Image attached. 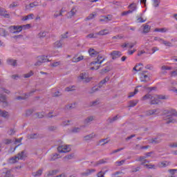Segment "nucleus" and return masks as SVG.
<instances>
[{
  "mask_svg": "<svg viewBox=\"0 0 177 177\" xmlns=\"http://www.w3.org/2000/svg\"><path fill=\"white\" fill-rule=\"evenodd\" d=\"M110 55L111 56L113 60H115V59L121 57L122 54L121 53V51L113 50L111 53Z\"/></svg>",
  "mask_w": 177,
  "mask_h": 177,
  "instance_id": "nucleus-9",
  "label": "nucleus"
},
{
  "mask_svg": "<svg viewBox=\"0 0 177 177\" xmlns=\"http://www.w3.org/2000/svg\"><path fill=\"white\" fill-rule=\"evenodd\" d=\"M57 158H60V155L55 153L51 156L50 161H55V160H57Z\"/></svg>",
  "mask_w": 177,
  "mask_h": 177,
  "instance_id": "nucleus-43",
  "label": "nucleus"
},
{
  "mask_svg": "<svg viewBox=\"0 0 177 177\" xmlns=\"http://www.w3.org/2000/svg\"><path fill=\"white\" fill-rule=\"evenodd\" d=\"M139 92V90L138 88H135L134 92H131L128 96L129 98L133 97L134 95H136Z\"/></svg>",
  "mask_w": 177,
  "mask_h": 177,
  "instance_id": "nucleus-44",
  "label": "nucleus"
},
{
  "mask_svg": "<svg viewBox=\"0 0 177 177\" xmlns=\"http://www.w3.org/2000/svg\"><path fill=\"white\" fill-rule=\"evenodd\" d=\"M148 99H150L151 100V99H153V97L151 94H147L145 95H144L142 98V100H148Z\"/></svg>",
  "mask_w": 177,
  "mask_h": 177,
  "instance_id": "nucleus-36",
  "label": "nucleus"
},
{
  "mask_svg": "<svg viewBox=\"0 0 177 177\" xmlns=\"http://www.w3.org/2000/svg\"><path fill=\"white\" fill-rule=\"evenodd\" d=\"M42 172H44V169H39L36 172L32 173V176L37 177V176H41L42 175Z\"/></svg>",
  "mask_w": 177,
  "mask_h": 177,
  "instance_id": "nucleus-24",
  "label": "nucleus"
},
{
  "mask_svg": "<svg viewBox=\"0 0 177 177\" xmlns=\"http://www.w3.org/2000/svg\"><path fill=\"white\" fill-rule=\"evenodd\" d=\"M161 140H162L160 138H152L151 140V143H154V145H157L158 143H160Z\"/></svg>",
  "mask_w": 177,
  "mask_h": 177,
  "instance_id": "nucleus-33",
  "label": "nucleus"
},
{
  "mask_svg": "<svg viewBox=\"0 0 177 177\" xmlns=\"http://www.w3.org/2000/svg\"><path fill=\"white\" fill-rule=\"evenodd\" d=\"M31 27L30 24H26L24 26H11L9 27L10 32L12 34H19L23 30H27V28H30Z\"/></svg>",
  "mask_w": 177,
  "mask_h": 177,
  "instance_id": "nucleus-1",
  "label": "nucleus"
},
{
  "mask_svg": "<svg viewBox=\"0 0 177 177\" xmlns=\"http://www.w3.org/2000/svg\"><path fill=\"white\" fill-rule=\"evenodd\" d=\"M117 120H118V115H115L113 118H109L108 119V122H109V124H113V122H115Z\"/></svg>",
  "mask_w": 177,
  "mask_h": 177,
  "instance_id": "nucleus-35",
  "label": "nucleus"
},
{
  "mask_svg": "<svg viewBox=\"0 0 177 177\" xmlns=\"http://www.w3.org/2000/svg\"><path fill=\"white\" fill-rule=\"evenodd\" d=\"M109 81H110V77L106 76L104 80H101L98 84H97V87L100 89L102 88H103L104 85H106V84H107V82H109Z\"/></svg>",
  "mask_w": 177,
  "mask_h": 177,
  "instance_id": "nucleus-10",
  "label": "nucleus"
},
{
  "mask_svg": "<svg viewBox=\"0 0 177 177\" xmlns=\"http://www.w3.org/2000/svg\"><path fill=\"white\" fill-rule=\"evenodd\" d=\"M102 142H103V143L101 145V146H104V145H107V143H109V140H107V138L100 140V143H102Z\"/></svg>",
  "mask_w": 177,
  "mask_h": 177,
  "instance_id": "nucleus-53",
  "label": "nucleus"
},
{
  "mask_svg": "<svg viewBox=\"0 0 177 177\" xmlns=\"http://www.w3.org/2000/svg\"><path fill=\"white\" fill-rule=\"evenodd\" d=\"M96 170L95 169H87L85 171L81 173L82 176H89L91 174L95 172Z\"/></svg>",
  "mask_w": 177,
  "mask_h": 177,
  "instance_id": "nucleus-17",
  "label": "nucleus"
},
{
  "mask_svg": "<svg viewBox=\"0 0 177 177\" xmlns=\"http://www.w3.org/2000/svg\"><path fill=\"white\" fill-rule=\"evenodd\" d=\"M171 163L167 161L161 162L158 164V167H159V168H165V167H168V165H169Z\"/></svg>",
  "mask_w": 177,
  "mask_h": 177,
  "instance_id": "nucleus-22",
  "label": "nucleus"
},
{
  "mask_svg": "<svg viewBox=\"0 0 177 177\" xmlns=\"http://www.w3.org/2000/svg\"><path fill=\"white\" fill-rule=\"evenodd\" d=\"M145 159H146V156H140L137 159H136V161H139V162H143Z\"/></svg>",
  "mask_w": 177,
  "mask_h": 177,
  "instance_id": "nucleus-52",
  "label": "nucleus"
},
{
  "mask_svg": "<svg viewBox=\"0 0 177 177\" xmlns=\"http://www.w3.org/2000/svg\"><path fill=\"white\" fill-rule=\"evenodd\" d=\"M81 60H84V56L81 55L78 57H73L72 59L73 63H78V62H81Z\"/></svg>",
  "mask_w": 177,
  "mask_h": 177,
  "instance_id": "nucleus-25",
  "label": "nucleus"
},
{
  "mask_svg": "<svg viewBox=\"0 0 177 177\" xmlns=\"http://www.w3.org/2000/svg\"><path fill=\"white\" fill-rule=\"evenodd\" d=\"M96 136V134H95V133H92L91 134H88L86 136L84 137V140L88 141V140H91V139H93V138H95Z\"/></svg>",
  "mask_w": 177,
  "mask_h": 177,
  "instance_id": "nucleus-21",
  "label": "nucleus"
},
{
  "mask_svg": "<svg viewBox=\"0 0 177 177\" xmlns=\"http://www.w3.org/2000/svg\"><path fill=\"white\" fill-rule=\"evenodd\" d=\"M93 120H95V117H93V116L87 117L86 119L84 120V121H83L84 125L82 127L85 128V127H88V125H91V124L92 121H93Z\"/></svg>",
  "mask_w": 177,
  "mask_h": 177,
  "instance_id": "nucleus-7",
  "label": "nucleus"
},
{
  "mask_svg": "<svg viewBox=\"0 0 177 177\" xmlns=\"http://www.w3.org/2000/svg\"><path fill=\"white\" fill-rule=\"evenodd\" d=\"M69 122H71V120H65L62 122L61 125L62 127H67Z\"/></svg>",
  "mask_w": 177,
  "mask_h": 177,
  "instance_id": "nucleus-55",
  "label": "nucleus"
},
{
  "mask_svg": "<svg viewBox=\"0 0 177 177\" xmlns=\"http://www.w3.org/2000/svg\"><path fill=\"white\" fill-rule=\"evenodd\" d=\"M105 60L106 58L103 57L102 55H97L95 60L91 63V65L92 66L93 64H102V63Z\"/></svg>",
  "mask_w": 177,
  "mask_h": 177,
  "instance_id": "nucleus-8",
  "label": "nucleus"
},
{
  "mask_svg": "<svg viewBox=\"0 0 177 177\" xmlns=\"http://www.w3.org/2000/svg\"><path fill=\"white\" fill-rule=\"evenodd\" d=\"M160 0H152V5L154 8H158L160 6Z\"/></svg>",
  "mask_w": 177,
  "mask_h": 177,
  "instance_id": "nucleus-32",
  "label": "nucleus"
},
{
  "mask_svg": "<svg viewBox=\"0 0 177 177\" xmlns=\"http://www.w3.org/2000/svg\"><path fill=\"white\" fill-rule=\"evenodd\" d=\"M0 117H3L4 118H8L9 117V114L6 111H1L0 109Z\"/></svg>",
  "mask_w": 177,
  "mask_h": 177,
  "instance_id": "nucleus-29",
  "label": "nucleus"
},
{
  "mask_svg": "<svg viewBox=\"0 0 177 177\" xmlns=\"http://www.w3.org/2000/svg\"><path fill=\"white\" fill-rule=\"evenodd\" d=\"M62 46H63V42L62 39L59 41H55L54 44L55 48H62Z\"/></svg>",
  "mask_w": 177,
  "mask_h": 177,
  "instance_id": "nucleus-30",
  "label": "nucleus"
},
{
  "mask_svg": "<svg viewBox=\"0 0 177 177\" xmlns=\"http://www.w3.org/2000/svg\"><path fill=\"white\" fill-rule=\"evenodd\" d=\"M97 91H100L99 87H96V86H95L91 89L90 93H95V92H97Z\"/></svg>",
  "mask_w": 177,
  "mask_h": 177,
  "instance_id": "nucleus-49",
  "label": "nucleus"
},
{
  "mask_svg": "<svg viewBox=\"0 0 177 177\" xmlns=\"http://www.w3.org/2000/svg\"><path fill=\"white\" fill-rule=\"evenodd\" d=\"M59 16H62V13H60L59 11H56V12H55V14L53 15L54 19H57V17H59Z\"/></svg>",
  "mask_w": 177,
  "mask_h": 177,
  "instance_id": "nucleus-57",
  "label": "nucleus"
},
{
  "mask_svg": "<svg viewBox=\"0 0 177 177\" xmlns=\"http://www.w3.org/2000/svg\"><path fill=\"white\" fill-rule=\"evenodd\" d=\"M71 150L68 145H60L57 147L59 153H68Z\"/></svg>",
  "mask_w": 177,
  "mask_h": 177,
  "instance_id": "nucleus-6",
  "label": "nucleus"
},
{
  "mask_svg": "<svg viewBox=\"0 0 177 177\" xmlns=\"http://www.w3.org/2000/svg\"><path fill=\"white\" fill-rule=\"evenodd\" d=\"M7 63L9 66H12L13 67H16L17 66V61L13 59H7Z\"/></svg>",
  "mask_w": 177,
  "mask_h": 177,
  "instance_id": "nucleus-19",
  "label": "nucleus"
},
{
  "mask_svg": "<svg viewBox=\"0 0 177 177\" xmlns=\"http://www.w3.org/2000/svg\"><path fill=\"white\" fill-rule=\"evenodd\" d=\"M56 174H57V170H51V171H49L47 173L46 176H47V177L53 176V175H56Z\"/></svg>",
  "mask_w": 177,
  "mask_h": 177,
  "instance_id": "nucleus-41",
  "label": "nucleus"
},
{
  "mask_svg": "<svg viewBox=\"0 0 177 177\" xmlns=\"http://www.w3.org/2000/svg\"><path fill=\"white\" fill-rule=\"evenodd\" d=\"M169 147H177V142H172L169 144Z\"/></svg>",
  "mask_w": 177,
  "mask_h": 177,
  "instance_id": "nucleus-64",
  "label": "nucleus"
},
{
  "mask_svg": "<svg viewBox=\"0 0 177 177\" xmlns=\"http://www.w3.org/2000/svg\"><path fill=\"white\" fill-rule=\"evenodd\" d=\"M8 135L12 136L16 133V131L13 129H10V131H8Z\"/></svg>",
  "mask_w": 177,
  "mask_h": 177,
  "instance_id": "nucleus-61",
  "label": "nucleus"
},
{
  "mask_svg": "<svg viewBox=\"0 0 177 177\" xmlns=\"http://www.w3.org/2000/svg\"><path fill=\"white\" fill-rule=\"evenodd\" d=\"M88 53L91 57H96L99 55V52L96 51L93 48H89Z\"/></svg>",
  "mask_w": 177,
  "mask_h": 177,
  "instance_id": "nucleus-15",
  "label": "nucleus"
},
{
  "mask_svg": "<svg viewBox=\"0 0 177 177\" xmlns=\"http://www.w3.org/2000/svg\"><path fill=\"white\" fill-rule=\"evenodd\" d=\"M0 102H1L2 103H4L5 104H8V102H6V95L1 94Z\"/></svg>",
  "mask_w": 177,
  "mask_h": 177,
  "instance_id": "nucleus-38",
  "label": "nucleus"
},
{
  "mask_svg": "<svg viewBox=\"0 0 177 177\" xmlns=\"http://www.w3.org/2000/svg\"><path fill=\"white\" fill-rule=\"evenodd\" d=\"M101 164H106V160L103 159L98 160L94 164V167H97V165H100Z\"/></svg>",
  "mask_w": 177,
  "mask_h": 177,
  "instance_id": "nucleus-45",
  "label": "nucleus"
},
{
  "mask_svg": "<svg viewBox=\"0 0 177 177\" xmlns=\"http://www.w3.org/2000/svg\"><path fill=\"white\" fill-rule=\"evenodd\" d=\"M71 132L72 133H79V132H81V127H73L71 130Z\"/></svg>",
  "mask_w": 177,
  "mask_h": 177,
  "instance_id": "nucleus-37",
  "label": "nucleus"
},
{
  "mask_svg": "<svg viewBox=\"0 0 177 177\" xmlns=\"http://www.w3.org/2000/svg\"><path fill=\"white\" fill-rule=\"evenodd\" d=\"M161 68L162 70H171L172 67L168 66H162Z\"/></svg>",
  "mask_w": 177,
  "mask_h": 177,
  "instance_id": "nucleus-62",
  "label": "nucleus"
},
{
  "mask_svg": "<svg viewBox=\"0 0 177 177\" xmlns=\"http://www.w3.org/2000/svg\"><path fill=\"white\" fill-rule=\"evenodd\" d=\"M0 16H3L5 19H10V15L8 14V11L5 10H0Z\"/></svg>",
  "mask_w": 177,
  "mask_h": 177,
  "instance_id": "nucleus-20",
  "label": "nucleus"
},
{
  "mask_svg": "<svg viewBox=\"0 0 177 177\" xmlns=\"http://www.w3.org/2000/svg\"><path fill=\"white\" fill-rule=\"evenodd\" d=\"M174 115L177 117V113H173L171 114L166 115V117L165 118V120H166V124H175V122H177V120L174 118Z\"/></svg>",
  "mask_w": 177,
  "mask_h": 177,
  "instance_id": "nucleus-4",
  "label": "nucleus"
},
{
  "mask_svg": "<svg viewBox=\"0 0 177 177\" xmlns=\"http://www.w3.org/2000/svg\"><path fill=\"white\" fill-rule=\"evenodd\" d=\"M139 103V100H133L129 102V107H135Z\"/></svg>",
  "mask_w": 177,
  "mask_h": 177,
  "instance_id": "nucleus-23",
  "label": "nucleus"
},
{
  "mask_svg": "<svg viewBox=\"0 0 177 177\" xmlns=\"http://www.w3.org/2000/svg\"><path fill=\"white\" fill-rule=\"evenodd\" d=\"M95 17H96V12L90 14L87 17H86L85 20L86 21H88V20H92L93 19H95Z\"/></svg>",
  "mask_w": 177,
  "mask_h": 177,
  "instance_id": "nucleus-40",
  "label": "nucleus"
},
{
  "mask_svg": "<svg viewBox=\"0 0 177 177\" xmlns=\"http://www.w3.org/2000/svg\"><path fill=\"white\" fill-rule=\"evenodd\" d=\"M167 31H168V29H167L166 28H155L156 32H167Z\"/></svg>",
  "mask_w": 177,
  "mask_h": 177,
  "instance_id": "nucleus-34",
  "label": "nucleus"
},
{
  "mask_svg": "<svg viewBox=\"0 0 177 177\" xmlns=\"http://www.w3.org/2000/svg\"><path fill=\"white\" fill-rule=\"evenodd\" d=\"M39 138V134L38 133H31L28 136V139H38Z\"/></svg>",
  "mask_w": 177,
  "mask_h": 177,
  "instance_id": "nucleus-27",
  "label": "nucleus"
},
{
  "mask_svg": "<svg viewBox=\"0 0 177 177\" xmlns=\"http://www.w3.org/2000/svg\"><path fill=\"white\" fill-rule=\"evenodd\" d=\"M130 9H132L131 10H129L128 11H124L122 13V16H127V15H129V13H132L133 10H135L136 8H135V4L132 3L129 6Z\"/></svg>",
  "mask_w": 177,
  "mask_h": 177,
  "instance_id": "nucleus-13",
  "label": "nucleus"
},
{
  "mask_svg": "<svg viewBox=\"0 0 177 177\" xmlns=\"http://www.w3.org/2000/svg\"><path fill=\"white\" fill-rule=\"evenodd\" d=\"M32 75H34V72L30 71L28 73L24 75V78H30V77H32Z\"/></svg>",
  "mask_w": 177,
  "mask_h": 177,
  "instance_id": "nucleus-48",
  "label": "nucleus"
},
{
  "mask_svg": "<svg viewBox=\"0 0 177 177\" xmlns=\"http://www.w3.org/2000/svg\"><path fill=\"white\" fill-rule=\"evenodd\" d=\"M160 44H162L165 46H169V47L172 46V43L171 42H169V41H168L167 40H164V39H162V40Z\"/></svg>",
  "mask_w": 177,
  "mask_h": 177,
  "instance_id": "nucleus-39",
  "label": "nucleus"
},
{
  "mask_svg": "<svg viewBox=\"0 0 177 177\" xmlns=\"http://www.w3.org/2000/svg\"><path fill=\"white\" fill-rule=\"evenodd\" d=\"M48 33L46 32H40L38 35L39 38H45Z\"/></svg>",
  "mask_w": 177,
  "mask_h": 177,
  "instance_id": "nucleus-51",
  "label": "nucleus"
},
{
  "mask_svg": "<svg viewBox=\"0 0 177 177\" xmlns=\"http://www.w3.org/2000/svg\"><path fill=\"white\" fill-rule=\"evenodd\" d=\"M27 157V154H26V151H22L21 153H19L17 156L11 158L10 159V162L11 164H15V162H17L19 160H24Z\"/></svg>",
  "mask_w": 177,
  "mask_h": 177,
  "instance_id": "nucleus-3",
  "label": "nucleus"
},
{
  "mask_svg": "<svg viewBox=\"0 0 177 177\" xmlns=\"http://www.w3.org/2000/svg\"><path fill=\"white\" fill-rule=\"evenodd\" d=\"M160 113H161L160 109H152L147 111V115H154V114L157 115L160 114Z\"/></svg>",
  "mask_w": 177,
  "mask_h": 177,
  "instance_id": "nucleus-16",
  "label": "nucleus"
},
{
  "mask_svg": "<svg viewBox=\"0 0 177 177\" xmlns=\"http://www.w3.org/2000/svg\"><path fill=\"white\" fill-rule=\"evenodd\" d=\"M125 163V160H122L120 161H116L115 165L118 167H121V165H123Z\"/></svg>",
  "mask_w": 177,
  "mask_h": 177,
  "instance_id": "nucleus-50",
  "label": "nucleus"
},
{
  "mask_svg": "<svg viewBox=\"0 0 177 177\" xmlns=\"http://www.w3.org/2000/svg\"><path fill=\"white\" fill-rule=\"evenodd\" d=\"M0 35L1 37H7L8 35V31L3 28H0Z\"/></svg>",
  "mask_w": 177,
  "mask_h": 177,
  "instance_id": "nucleus-28",
  "label": "nucleus"
},
{
  "mask_svg": "<svg viewBox=\"0 0 177 177\" xmlns=\"http://www.w3.org/2000/svg\"><path fill=\"white\" fill-rule=\"evenodd\" d=\"M150 28H151L150 26H149V25H145V26H144L143 32H144V33H147V32H149L150 31Z\"/></svg>",
  "mask_w": 177,
  "mask_h": 177,
  "instance_id": "nucleus-46",
  "label": "nucleus"
},
{
  "mask_svg": "<svg viewBox=\"0 0 177 177\" xmlns=\"http://www.w3.org/2000/svg\"><path fill=\"white\" fill-rule=\"evenodd\" d=\"M145 167H147L149 169H156V165H145Z\"/></svg>",
  "mask_w": 177,
  "mask_h": 177,
  "instance_id": "nucleus-58",
  "label": "nucleus"
},
{
  "mask_svg": "<svg viewBox=\"0 0 177 177\" xmlns=\"http://www.w3.org/2000/svg\"><path fill=\"white\" fill-rule=\"evenodd\" d=\"M33 112H34V111L32 109H28L26 112V115L27 117H28V116L31 115V114H32Z\"/></svg>",
  "mask_w": 177,
  "mask_h": 177,
  "instance_id": "nucleus-59",
  "label": "nucleus"
},
{
  "mask_svg": "<svg viewBox=\"0 0 177 177\" xmlns=\"http://www.w3.org/2000/svg\"><path fill=\"white\" fill-rule=\"evenodd\" d=\"M75 13H77V9L73 8L71 10L67 13L66 17L68 19H72L73 16H75Z\"/></svg>",
  "mask_w": 177,
  "mask_h": 177,
  "instance_id": "nucleus-14",
  "label": "nucleus"
},
{
  "mask_svg": "<svg viewBox=\"0 0 177 177\" xmlns=\"http://www.w3.org/2000/svg\"><path fill=\"white\" fill-rule=\"evenodd\" d=\"M140 80L141 82H149L150 81V77L145 73H141Z\"/></svg>",
  "mask_w": 177,
  "mask_h": 177,
  "instance_id": "nucleus-12",
  "label": "nucleus"
},
{
  "mask_svg": "<svg viewBox=\"0 0 177 177\" xmlns=\"http://www.w3.org/2000/svg\"><path fill=\"white\" fill-rule=\"evenodd\" d=\"M160 103V100L156 97L151 99L150 104H158Z\"/></svg>",
  "mask_w": 177,
  "mask_h": 177,
  "instance_id": "nucleus-31",
  "label": "nucleus"
},
{
  "mask_svg": "<svg viewBox=\"0 0 177 177\" xmlns=\"http://www.w3.org/2000/svg\"><path fill=\"white\" fill-rule=\"evenodd\" d=\"M138 171H140V167L138 166L137 167H133L131 169L132 172H138Z\"/></svg>",
  "mask_w": 177,
  "mask_h": 177,
  "instance_id": "nucleus-60",
  "label": "nucleus"
},
{
  "mask_svg": "<svg viewBox=\"0 0 177 177\" xmlns=\"http://www.w3.org/2000/svg\"><path fill=\"white\" fill-rule=\"evenodd\" d=\"M48 62H50L49 59H48V56L41 55L40 57H38L37 62L35 64V66H41L42 63H46Z\"/></svg>",
  "mask_w": 177,
  "mask_h": 177,
  "instance_id": "nucleus-5",
  "label": "nucleus"
},
{
  "mask_svg": "<svg viewBox=\"0 0 177 177\" xmlns=\"http://www.w3.org/2000/svg\"><path fill=\"white\" fill-rule=\"evenodd\" d=\"M39 6V4H38L37 1H35V2L30 3L29 4L30 8H35V6Z\"/></svg>",
  "mask_w": 177,
  "mask_h": 177,
  "instance_id": "nucleus-56",
  "label": "nucleus"
},
{
  "mask_svg": "<svg viewBox=\"0 0 177 177\" xmlns=\"http://www.w3.org/2000/svg\"><path fill=\"white\" fill-rule=\"evenodd\" d=\"M177 76V69L176 71L171 72V77H176Z\"/></svg>",
  "mask_w": 177,
  "mask_h": 177,
  "instance_id": "nucleus-63",
  "label": "nucleus"
},
{
  "mask_svg": "<svg viewBox=\"0 0 177 177\" xmlns=\"http://www.w3.org/2000/svg\"><path fill=\"white\" fill-rule=\"evenodd\" d=\"M66 92H73V91H75V86H70L65 88Z\"/></svg>",
  "mask_w": 177,
  "mask_h": 177,
  "instance_id": "nucleus-42",
  "label": "nucleus"
},
{
  "mask_svg": "<svg viewBox=\"0 0 177 177\" xmlns=\"http://www.w3.org/2000/svg\"><path fill=\"white\" fill-rule=\"evenodd\" d=\"M102 19H100V21H104V23H109V21H111L113 17L109 15L107 17L104 16Z\"/></svg>",
  "mask_w": 177,
  "mask_h": 177,
  "instance_id": "nucleus-18",
  "label": "nucleus"
},
{
  "mask_svg": "<svg viewBox=\"0 0 177 177\" xmlns=\"http://www.w3.org/2000/svg\"><path fill=\"white\" fill-rule=\"evenodd\" d=\"M86 38H97V33H90L87 36Z\"/></svg>",
  "mask_w": 177,
  "mask_h": 177,
  "instance_id": "nucleus-47",
  "label": "nucleus"
},
{
  "mask_svg": "<svg viewBox=\"0 0 177 177\" xmlns=\"http://www.w3.org/2000/svg\"><path fill=\"white\" fill-rule=\"evenodd\" d=\"M1 177H13V175L10 172V170L6 169H3L2 172L0 174Z\"/></svg>",
  "mask_w": 177,
  "mask_h": 177,
  "instance_id": "nucleus-11",
  "label": "nucleus"
},
{
  "mask_svg": "<svg viewBox=\"0 0 177 177\" xmlns=\"http://www.w3.org/2000/svg\"><path fill=\"white\" fill-rule=\"evenodd\" d=\"M79 81L83 82V84H88L91 82V80H93L92 77H89V73L88 72H82L77 77Z\"/></svg>",
  "mask_w": 177,
  "mask_h": 177,
  "instance_id": "nucleus-2",
  "label": "nucleus"
},
{
  "mask_svg": "<svg viewBox=\"0 0 177 177\" xmlns=\"http://www.w3.org/2000/svg\"><path fill=\"white\" fill-rule=\"evenodd\" d=\"M109 34V30L104 29L97 32V35H107Z\"/></svg>",
  "mask_w": 177,
  "mask_h": 177,
  "instance_id": "nucleus-26",
  "label": "nucleus"
},
{
  "mask_svg": "<svg viewBox=\"0 0 177 177\" xmlns=\"http://www.w3.org/2000/svg\"><path fill=\"white\" fill-rule=\"evenodd\" d=\"M156 97L158 98V100H165V99H167V97H165V95H156Z\"/></svg>",
  "mask_w": 177,
  "mask_h": 177,
  "instance_id": "nucleus-54",
  "label": "nucleus"
}]
</instances>
